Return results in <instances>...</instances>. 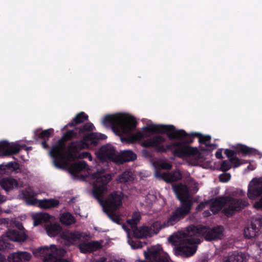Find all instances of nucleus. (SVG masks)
Masks as SVG:
<instances>
[{
    "instance_id": "1",
    "label": "nucleus",
    "mask_w": 262,
    "mask_h": 262,
    "mask_svg": "<svg viewBox=\"0 0 262 262\" xmlns=\"http://www.w3.org/2000/svg\"><path fill=\"white\" fill-rule=\"evenodd\" d=\"M94 177L96 181L94 184L93 195L102 206L103 209L118 210L122 206L123 194L121 191L111 192L105 200L104 193L107 191V184L112 179L110 174H105V169L97 170Z\"/></svg>"
},
{
    "instance_id": "2",
    "label": "nucleus",
    "mask_w": 262,
    "mask_h": 262,
    "mask_svg": "<svg viewBox=\"0 0 262 262\" xmlns=\"http://www.w3.org/2000/svg\"><path fill=\"white\" fill-rule=\"evenodd\" d=\"M165 141L166 139L164 137L156 135L142 141L141 146L145 148L155 147V151L158 153H165L168 150H172L173 148H176L172 151V155L179 158L195 156L199 154L196 148L188 146L186 142L177 141L166 145H161Z\"/></svg>"
},
{
    "instance_id": "3",
    "label": "nucleus",
    "mask_w": 262,
    "mask_h": 262,
    "mask_svg": "<svg viewBox=\"0 0 262 262\" xmlns=\"http://www.w3.org/2000/svg\"><path fill=\"white\" fill-rule=\"evenodd\" d=\"M223 231L222 226L210 228L203 225H192L187 228L183 241L186 244L193 245L200 243V240L198 238L200 236H204L208 241L220 239L223 236Z\"/></svg>"
},
{
    "instance_id": "4",
    "label": "nucleus",
    "mask_w": 262,
    "mask_h": 262,
    "mask_svg": "<svg viewBox=\"0 0 262 262\" xmlns=\"http://www.w3.org/2000/svg\"><path fill=\"white\" fill-rule=\"evenodd\" d=\"M78 136L77 130H68L57 141V143L52 147L50 151V155L53 158L54 163L56 167L64 168L66 164L65 161L66 154L68 155V151H65L66 143L78 138Z\"/></svg>"
},
{
    "instance_id": "5",
    "label": "nucleus",
    "mask_w": 262,
    "mask_h": 262,
    "mask_svg": "<svg viewBox=\"0 0 262 262\" xmlns=\"http://www.w3.org/2000/svg\"><path fill=\"white\" fill-rule=\"evenodd\" d=\"M102 123L105 126H111L114 131L120 132L124 135H129L137 126L134 118H127L119 114L106 115Z\"/></svg>"
},
{
    "instance_id": "6",
    "label": "nucleus",
    "mask_w": 262,
    "mask_h": 262,
    "mask_svg": "<svg viewBox=\"0 0 262 262\" xmlns=\"http://www.w3.org/2000/svg\"><path fill=\"white\" fill-rule=\"evenodd\" d=\"M107 136L104 134L98 133H92L84 135L80 140L70 142L68 146V156L70 158L77 157V154L81 150L88 148L90 142L91 144L97 146L100 140L106 139Z\"/></svg>"
},
{
    "instance_id": "7",
    "label": "nucleus",
    "mask_w": 262,
    "mask_h": 262,
    "mask_svg": "<svg viewBox=\"0 0 262 262\" xmlns=\"http://www.w3.org/2000/svg\"><path fill=\"white\" fill-rule=\"evenodd\" d=\"M212 202L221 210L224 206L228 205V207L222 211L227 217L232 216L236 212L240 211L249 205L248 201L246 200L235 199L229 196L217 197Z\"/></svg>"
},
{
    "instance_id": "8",
    "label": "nucleus",
    "mask_w": 262,
    "mask_h": 262,
    "mask_svg": "<svg viewBox=\"0 0 262 262\" xmlns=\"http://www.w3.org/2000/svg\"><path fill=\"white\" fill-rule=\"evenodd\" d=\"M142 129L145 133L167 134L168 138L170 140L186 138L188 136L184 130H177L172 125L149 124L144 126Z\"/></svg>"
},
{
    "instance_id": "9",
    "label": "nucleus",
    "mask_w": 262,
    "mask_h": 262,
    "mask_svg": "<svg viewBox=\"0 0 262 262\" xmlns=\"http://www.w3.org/2000/svg\"><path fill=\"white\" fill-rule=\"evenodd\" d=\"M66 251L62 248L57 249L55 245L40 247L36 250L35 254L42 257L45 262H70L62 258Z\"/></svg>"
},
{
    "instance_id": "10",
    "label": "nucleus",
    "mask_w": 262,
    "mask_h": 262,
    "mask_svg": "<svg viewBox=\"0 0 262 262\" xmlns=\"http://www.w3.org/2000/svg\"><path fill=\"white\" fill-rule=\"evenodd\" d=\"M234 150L225 149L224 154L229 159L235 157L237 155L241 154L242 156H259L260 153L256 149L250 147L246 145L237 144L233 146Z\"/></svg>"
},
{
    "instance_id": "11",
    "label": "nucleus",
    "mask_w": 262,
    "mask_h": 262,
    "mask_svg": "<svg viewBox=\"0 0 262 262\" xmlns=\"http://www.w3.org/2000/svg\"><path fill=\"white\" fill-rule=\"evenodd\" d=\"M184 205L185 207L180 206L174 211L172 212L167 219L164 222V227H168L175 225L189 213L191 210L190 205L187 204Z\"/></svg>"
},
{
    "instance_id": "12",
    "label": "nucleus",
    "mask_w": 262,
    "mask_h": 262,
    "mask_svg": "<svg viewBox=\"0 0 262 262\" xmlns=\"http://www.w3.org/2000/svg\"><path fill=\"white\" fill-rule=\"evenodd\" d=\"M173 190L181 202V206L185 207L184 204H187L189 205L190 208H191L192 202L189 199V188L187 186L180 183L174 185Z\"/></svg>"
},
{
    "instance_id": "13",
    "label": "nucleus",
    "mask_w": 262,
    "mask_h": 262,
    "mask_svg": "<svg viewBox=\"0 0 262 262\" xmlns=\"http://www.w3.org/2000/svg\"><path fill=\"white\" fill-rule=\"evenodd\" d=\"M248 196L251 200H255L262 195V180L253 178L248 185Z\"/></svg>"
},
{
    "instance_id": "14",
    "label": "nucleus",
    "mask_w": 262,
    "mask_h": 262,
    "mask_svg": "<svg viewBox=\"0 0 262 262\" xmlns=\"http://www.w3.org/2000/svg\"><path fill=\"white\" fill-rule=\"evenodd\" d=\"M262 229V219H258L252 221L250 226L245 227L244 235L245 238L251 239L259 235Z\"/></svg>"
},
{
    "instance_id": "15",
    "label": "nucleus",
    "mask_w": 262,
    "mask_h": 262,
    "mask_svg": "<svg viewBox=\"0 0 262 262\" xmlns=\"http://www.w3.org/2000/svg\"><path fill=\"white\" fill-rule=\"evenodd\" d=\"M25 145L19 146L16 143H10L7 141L0 142V152L3 156H9L18 153L21 148L25 147Z\"/></svg>"
},
{
    "instance_id": "16",
    "label": "nucleus",
    "mask_w": 262,
    "mask_h": 262,
    "mask_svg": "<svg viewBox=\"0 0 262 262\" xmlns=\"http://www.w3.org/2000/svg\"><path fill=\"white\" fill-rule=\"evenodd\" d=\"M87 234L80 231L66 230L60 234V237L71 244L74 245L77 242H79L81 238H85Z\"/></svg>"
},
{
    "instance_id": "17",
    "label": "nucleus",
    "mask_w": 262,
    "mask_h": 262,
    "mask_svg": "<svg viewBox=\"0 0 262 262\" xmlns=\"http://www.w3.org/2000/svg\"><path fill=\"white\" fill-rule=\"evenodd\" d=\"M155 174L157 178H161L167 183L177 182L182 179V174L179 170L168 172L156 171Z\"/></svg>"
},
{
    "instance_id": "18",
    "label": "nucleus",
    "mask_w": 262,
    "mask_h": 262,
    "mask_svg": "<svg viewBox=\"0 0 262 262\" xmlns=\"http://www.w3.org/2000/svg\"><path fill=\"white\" fill-rule=\"evenodd\" d=\"M98 157L103 160L115 161L116 150L113 146L111 145H103L99 150Z\"/></svg>"
},
{
    "instance_id": "19",
    "label": "nucleus",
    "mask_w": 262,
    "mask_h": 262,
    "mask_svg": "<svg viewBox=\"0 0 262 262\" xmlns=\"http://www.w3.org/2000/svg\"><path fill=\"white\" fill-rule=\"evenodd\" d=\"M80 251L83 253H91L102 248L101 243L98 241L82 242L78 245Z\"/></svg>"
},
{
    "instance_id": "20",
    "label": "nucleus",
    "mask_w": 262,
    "mask_h": 262,
    "mask_svg": "<svg viewBox=\"0 0 262 262\" xmlns=\"http://www.w3.org/2000/svg\"><path fill=\"white\" fill-rule=\"evenodd\" d=\"M31 258L30 253L27 252H13L8 257L9 262H27Z\"/></svg>"
},
{
    "instance_id": "21",
    "label": "nucleus",
    "mask_w": 262,
    "mask_h": 262,
    "mask_svg": "<svg viewBox=\"0 0 262 262\" xmlns=\"http://www.w3.org/2000/svg\"><path fill=\"white\" fill-rule=\"evenodd\" d=\"M0 186L6 192L19 187L17 180L10 177L2 179L0 180Z\"/></svg>"
},
{
    "instance_id": "22",
    "label": "nucleus",
    "mask_w": 262,
    "mask_h": 262,
    "mask_svg": "<svg viewBox=\"0 0 262 262\" xmlns=\"http://www.w3.org/2000/svg\"><path fill=\"white\" fill-rule=\"evenodd\" d=\"M6 236L11 241L14 242H24L28 237L24 232H19L17 230H8L6 232Z\"/></svg>"
},
{
    "instance_id": "23",
    "label": "nucleus",
    "mask_w": 262,
    "mask_h": 262,
    "mask_svg": "<svg viewBox=\"0 0 262 262\" xmlns=\"http://www.w3.org/2000/svg\"><path fill=\"white\" fill-rule=\"evenodd\" d=\"M150 228L148 226H138L132 229L133 237L136 238H144L148 236L150 237Z\"/></svg>"
},
{
    "instance_id": "24",
    "label": "nucleus",
    "mask_w": 262,
    "mask_h": 262,
    "mask_svg": "<svg viewBox=\"0 0 262 262\" xmlns=\"http://www.w3.org/2000/svg\"><path fill=\"white\" fill-rule=\"evenodd\" d=\"M246 254L242 252L234 251L230 254L223 262H246Z\"/></svg>"
},
{
    "instance_id": "25",
    "label": "nucleus",
    "mask_w": 262,
    "mask_h": 262,
    "mask_svg": "<svg viewBox=\"0 0 262 262\" xmlns=\"http://www.w3.org/2000/svg\"><path fill=\"white\" fill-rule=\"evenodd\" d=\"M137 158V155L130 150L121 151L117 157L118 160L121 163L133 161Z\"/></svg>"
},
{
    "instance_id": "26",
    "label": "nucleus",
    "mask_w": 262,
    "mask_h": 262,
    "mask_svg": "<svg viewBox=\"0 0 262 262\" xmlns=\"http://www.w3.org/2000/svg\"><path fill=\"white\" fill-rule=\"evenodd\" d=\"M88 116L84 112H81L77 114L76 116L73 119L72 121L70 122L66 125L63 129H66L68 126L73 127L77 124L82 123L88 120Z\"/></svg>"
},
{
    "instance_id": "27",
    "label": "nucleus",
    "mask_w": 262,
    "mask_h": 262,
    "mask_svg": "<svg viewBox=\"0 0 262 262\" xmlns=\"http://www.w3.org/2000/svg\"><path fill=\"white\" fill-rule=\"evenodd\" d=\"M18 164L16 162H10L6 164L0 165V174H9L11 171L18 168Z\"/></svg>"
},
{
    "instance_id": "28",
    "label": "nucleus",
    "mask_w": 262,
    "mask_h": 262,
    "mask_svg": "<svg viewBox=\"0 0 262 262\" xmlns=\"http://www.w3.org/2000/svg\"><path fill=\"white\" fill-rule=\"evenodd\" d=\"M176 250L181 254L188 257L193 255L196 252V247L180 245L177 247Z\"/></svg>"
},
{
    "instance_id": "29",
    "label": "nucleus",
    "mask_w": 262,
    "mask_h": 262,
    "mask_svg": "<svg viewBox=\"0 0 262 262\" xmlns=\"http://www.w3.org/2000/svg\"><path fill=\"white\" fill-rule=\"evenodd\" d=\"M87 166V163L85 161H79L71 165L70 171L72 174H76L86 169Z\"/></svg>"
},
{
    "instance_id": "30",
    "label": "nucleus",
    "mask_w": 262,
    "mask_h": 262,
    "mask_svg": "<svg viewBox=\"0 0 262 262\" xmlns=\"http://www.w3.org/2000/svg\"><path fill=\"white\" fill-rule=\"evenodd\" d=\"M59 204V201L54 199H44L39 201V206L43 209L56 207Z\"/></svg>"
},
{
    "instance_id": "31",
    "label": "nucleus",
    "mask_w": 262,
    "mask_h": 262,
    "mask_svg": "<svg viewBox=\"0 0 262 262\" xmlns=\"http://www.w3.org/2000/svg\"><path fill=\"white\" fill-rule=\"evenodd\" d=\"M46 230L48 235L50 237H55L57 235L61 230V226L58 224L48 225L46 227Z\"/></svg>"
},
{
    "instance_id": "32",
    "label": "nucleus",
    "mask_w": 262,
    "mask_h": 262,
    "mask_svg": "<svg viewBox=\"0 0 262 262\" xmlns=\"http://www.w3.org/2000/svg\"><path fill=\"white\" fill-rule=\"evenodd\" d=\"M51 216L47 213H40L33 217L34 226H38L43 223H46L50 221Z\"/></svg>"
},
{
    "instance_id": "33",
    "label": "nucleus",
    "mask_w": 262,
    "mask_h": 262,
    "mask_svg": "<svg viewBox=\"0 0 262 262\" xmlns=\"http://www.w3.org/2000/svg\"><path fill=\"white\" fill-rule=\"evenodd\" d=\"M60 221L64 225H71L76 222L75 217L70 212H64L60 217Z\"/></svg>"
},
{
    "instance_id": "34",
    "label": "nucleus",
    "mask_w": 262,
    "mask_h": 262,
    "mask_svg": "<svg viewBox=\"0 0 262 262\" xmlns=\"http://www.w3.org/2000/svg\"><path fill=\"white\" fill-rule=\"evenodd\" d=\"M37 194L32 190L29 188L26 190L24 193L23 195L24 198L27 201L29 204L31 205H36L38 200L34 198Z\"/></svg>"
},
{
    "instance_id": "35",
    "label": "nucleus",
    "mask_w": 262,
    "mask_h": 262,
    "mask_svg": "<svg viewBox=\"0 0 262 262\" xmlns=\"http://www.w3.org/2000/svg\"><path fill=\"white\" fill-rule=\"evenodd\" d=\"M78 135H85L87 132H93L95 130V127L91 122H87L75 128Z\"/></svg>"
},
{
    "instance_id": "36",
    "label": "nucleus",
    "mask_w": 262,
    "mask_h": 262,
    "mask_svg": "<svg viewBox=\"0 0 262 262\" xmlns=\"http://www.w3.org/2000/svg\"><path fill=\"white\" fill-rule=\"evenodd\" d=\"M53 133L54 129L53 128L44 130L39 133L35 132L34 133V139L36 141H38L39 139L48 140Z\"/></svg>"
},
{
    "instance_id": "37",
    "label": "nucleus",
    "mask_w": 262,
    "mask_h": 262,
    "mask_svg": "<svg viewBox=\"0 0 262 262\" xmlns=\"http://www.w3.org/2000/svg\"><path fill=\"white\" fill-rule=\"evenodd\" d=\"M134 179L132 172L130 171L126 170L120 174L117 179V181L120 183H125L128 182H131Z\"/></svg>"
},
{
    "instance_id": "38",
    "label": "nucleus",
    "mask_w": 262,
    "mask_h": 262,
    "mask_svg": "<svg viewBox=\"0 0 262 262\" xmlns=\"http://www.w3.org/2000/svg\"><path fill=\"white\" fill-rule=\"evenodd\" d=\"M141 218L140 214L139 212H135L133 214L132 219L127 220V223L131 229H133L137 226Z\"/></svg>"
},
{
    "instance_id": "39",
    "label": "nucleus",
    "mask_w": 262,
    "mask_h": 262,
    "mask_svg": "<svg viewBox=\"0 0 262 262\" xmlns=\"http://www.w3.org/2000/svg\"><path fill=\"white\" fill-rule=\"evenodd\" d=\"M148 227L150 229V234L151 236L153 234H156L158 233L162 228L165 227H164V222L163 224H161V222L160 221H156L153 223L150 226Z\"/></svg>"
},
{
    "instance_id": "40",
    "label": "nucleus",
    "mask_w": 262,
    "mask_h": 262,
    "mask_svg": "<svg viewBox=\"0 0 262 262\" xmlns=\"http://www.w3.org/2000/svg\"><path fill=\"white\" fill-rule=\"evenodd\" d=\"M108 217L114 223L120 224V217L115 213L117 210L103 209Z\"/></svg>"
},
{
    "instance_id": "41",
    "label": "nucleus",
    "mask_w": 262,
    "mask_h": 262,
    "mask_svg": "<svg viewBox=\"0 0 262 262\" xmlns=\"http://www.w3.org/2000/svg\"><path fill=\"white\" fill-rule=\"evenodd\" d=\"M191 136L194 137L199 138V142L201 144L205 145L207 142H209L211 140V136L209 135H203L199 133H194L191 134Z\"/></svg>"
},
{
    "instance_id": "42",
    "label": "nucleus",
    "mask_w": 262,
    "mask_h": 262,
    "mask_svg": "<svg viewBox=\"0 0 262 262\" xmlns=\"http://www.w3.org/2000/svg\"><path fill=\"white\" fill-rule=\"evenodd\" d=\"M230 162L233 168H237L243 164L247 163L248 161L239 159L236 156L230 159Z\"/></svg>"
},
{
    "instance_id": "43",
    "label": "nucleus",
    "mask_w": 262,
    "mask_h": 262,
    "mask_svg": "<svg viewBox=\"0 0 262 262\" xmlns=\"http://www.w3.org/2000/svg\"><path fill=\"white\" fill-rule=\"evenodd\" d=\"M136 238L134 239L132 238L129 237L128 239V243L133 249L141 248L143 247L142 243Z\"/></svg>"
},
{
    "instance_id": "44",
    "label": "nucleus",
    "mask_w": 262,
    "mask_h": 262,
    "mask_svg": "<svg viewBox=\"0 0 262 262\" xmlns=\"http://www.w3.org/2000/svg\"><path fill=\"white\" fill-rule=\"evenodd\" d=\"M232 167L230 159L228 160H224L221 164L220 169L223 172H226L229 170Z\"/></svg>"
},
{
    "instance_id": "45",
    "label": "nucleus",
    "mask_w": 262,
    "mask_h": 262,
    "mask_svg": "<svg viewBox=\"0 0 262 262\" xmlns=\"http://www.w3.org/2000/svg\"><path fill=\"white\" fill-rule=\"evenodd\" d=\"M231 176L229 173L224 172L219 176V179L221 182L226 183L231 179Z\"/></svg>"
},
{
    "instance_id": "46",
    "label": "nucleus",
    "mask_w": 262,
    "mask_h": 262,
    "mask_svg": "<svg viewBox=\"0 0 262 262\" xmlns=\"http://www.w3.org/2000/svg\"><path fill=\"white\" fill-rule=\"evenodd\" d=\"M142 135L141 133L134 134L128 137V141L130 142H134L140 140L142 138Z\"/></svg>"
},
{
    "instance_id": "47",
    "label": "nucleus",
    "mask_w": 262,
    "mask_h": 262,
    "mask_svg": "<svg viewBox=\"0 0 262 262\" xmlns=\"http://www.w3.org/2000/svg\"><path fill=\"white\" fill-rule=\"evenodd\" d=\"M79 154V152H78L76 155L77 156V157L76 158H80V159H83V158H87V159H89L90 161L92 160V157L91 155V154L89 152H82V154H81L80 155H79V156H78V154ZM75 158H74L73 159H75Z\"/></svg>"
},
{
    "instance_id": "48",
    "label": "nucleus",
    "mask_w": 262,
    "mask_h": 262,
    "mask_svg": "<svg viewBox=\"0 0 262 262\" xmlns=\"http://www.w3.org/2000/svg\"><path fill=\"white\" fill-rule=\"evenodd\" d=\"M160 168L165 170H170L172 168V165L168 162H162L159 164Z\"/></svg>"
},
{
    "instance_id": "49",
    "label": "nucleus",
    "mask_w": 262,
    "mask_h": 262,
    "mask_svg": "<svg viewBox=\"0 0 262 262\" xmlns=\"http://www.w3.org/2000/svg\"><path fill=\"white\" fill-rule=\"evenodd\" d=\"M210 210L212 212L213 214H217L221 210L220 208H219L215 204H214V203L212 202L210 206Z\"/></svg>"
},
{
    "instance_id": "50",
    "label": "nucleus",
    "mask_w": 262,
    "mask_h": 262,
    "mask_svg": "<svg viewBox=\"0 0 262 262\" xmlns=\"http://www.w3.org/2000/svg\"><path fill=\"white\" fill-rule=\"evenodd\" d=\"M254 207L258 210H262V196L259 201L256 202L254 205Z\"/></svg>"
},
{
    "instance_id": "51",
    "label": "nucleus",
    "mask_w": 262,
    "mask_h": 262,
    "mask_svg": "<svg viewBox=\"0 0 262 262\" xmlns=\"http://www.w3.org/2000/svg\"><path fill=\"white\" fill-rule=\"evenodd\" d=\"M9 219L8 218H2L0 219V225H5L7 226L9 224Z\"/></svg>"
},
{
    "instance_id": "52",
    "label": "nucleus",
    "mask_w": 262,
    "mask_h": 262,
    "mask_svg": "<svg viewBox=\"0 0 262 262\" xmlns=\"http://www.w3.org/2000/svg\"><path fill=\"white\" fill-rule=\"evenodd\" d=\"M7 247L6 242L3 239H0V250L2 251L5 250Z\"/></svg>"
},
{
    "instance_id": "53",
    "label": "nucleus",
    "mask_w": 262,
    "mask_h": 262,
    "mask_svg": "<svg viewBox=\"0 0 262 262\" xmlns=\"http://www.w3.org/2000/svg\"><path fill=\"white\" fill-rule=\"evenodd\" d=\"M215 157L217 159H222L223 158L222 150H217L215 153Z\"/></svg>"
},
{
    "instance_id": "54",
    "label": "nucleus",
    "mask_w": 262,
    "mask_h": 262,
    "mask_svg": "<svg viewBox=\"0 0 262 262\" xmlns=\"http://www.w3.org/2000/svg\"><path fill=\"white\" fill-rule=\"evenodd\" d=\"M206 204L204 202L200 203L197 206L196 209L198 210H201L203 209L205 207Z\"/></svg>"
},
{
    "instance_id": "55",
    "label": "nucleus",
    "mask_w": 262,
    "mask_h": 262,
    "mask_svg": "<svg viewBox=\"0 0 262 262\" xmlns=\"http://www.w3.org/2000/svg\"><path fill=\"white\" fill-rule=\"evenodd\" d=\"M47 140H42L41 142L42 147L45 149H48L49 148V145L47 143Z\"/></svg>"
},
{
    "instance_id": "56",
    "label": "nucleus",
    "mask_w": 262,
    "mask_h": 262,
    "mask_svg": "<svg viewBox=\"0 0 262 262\" xmlns=\"http://www.w3.org/2000/svg\"><path fill=\"white\" fill-rule=\"evenodd\" d=\"M210 210H205L203 213L204 217H208L211 215Z\"/></svg>"
},
{
    "instance_id": "57",
    "label": "nucleus",
    "mask_w": 262,
    "mask_h": 262,
    "mask_svg": "<svg viewBox=\"0 0 262 262\" xmlns=\"http://www.w3.org/2000/svg\"><path fill=\"white\" fill-rule=\"evenodd\" d=\"M143 153L144 155L146 157H150V152L146 150H144L143 151Z\"/></svg>"
},
{
    "instance_id": "58",
    "label": "nucleus",
    "mask_w": 262,
    "mask_h": 262,
    "mask_svg": "<svg viewBox=\"0 0 262 262\" xmlns=\"http://www.w3.org/2000/svg\"><path fill=\"white\" fill-rule=\"evenodd\" d=\"M0 262H7L5 257L1 254H0Z\"/></svg>"
},
{
    "instance_id": "59",
    "label": "nucleus",
    "mask_w": 262,
    "mask_h": 262,
    "mask_svg": "<svg viewBox=\"0 0 262 262\" xmlns=\"http://www.w3.org/2000/svg\"><path fill=\"white\" fill-rule=\"evenodd\" d=\"M5 196L4 195L0 194V203H2L3 202H5Z\"/></svg>"
},
{
    "instance_id": "60",
    "label": "nucleus",
    "mask_w": 262,
    "mask_h": 262,
    "mask_svg": "<svg viewBox=\"0 0 262 262\" xmlns=\"http://www.w3.org/2000/svg\"><path fill=\"white\" fill-rule=\"evenodd\" d=\"M205 146H206V147H208V148H211V147H212L214 146V144H211V143H207L205 144Z\"/></svg>"
},
{
    "instance_id": "61",
    "label": "nucleus",
    "mask_w": 262,
    "mask_h": 262,
    "mask_svg": "<svg viewBox=\"0 0 262 262\" xmlns=\"http://www.w3.org/2000/svg\"><path fill=\"white\" fill-rule=\"evenodd\" d=\"M101 262H104L105 260V258L104 257L101 258Z\"/></svg>"
},
{
    "instance_id": "62",
    "label": "nucleus",
    "mask_w": 262,
    "mask_h": 262,
    "mask_svg": "<svg viewBox=\"0 0 262 262\" xmlns=\"http://www.w3.org/2000/svg\"><path fill=\"white\" fill-rule=\"evenodd\" d=\"M192 142V140L191 139L188 140L187 143H191Z\"/></svg>"
},
{
    "instance_id": "63",
    "label": "nucleus",
    "mask_w": 262,
    "mask_h": 262,
    "mask_svg": "<svg viewBox=\"0 0 262 262\" xmlns=\"http://www.w3.org/2000/svg\"><path fill=\"white\" fill-rule=\"evenodd\" d=\"M147 253L146 252H144V255H145V257H147Z\"/></svg>"
},
{
    "instance_id": "64",
    "label": "nucleus",
    "mask_w": 262,
    "mask_h": 262,
    "mask_svg": "<svg viewBox=\"0 0 262 262\" xmlns=\"http://www.w3.org/2000/svg\"><path fill=\"white\" fill-rule=\"evenodd\" d=\"M31 147H26V150H28V149H31Z\"/></svg>"
}]
</instances>
